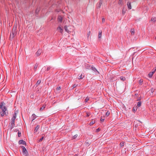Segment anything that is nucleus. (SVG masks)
I'll return each mask as SVG.
<instances>
[{"instance_id":"nucleus-17","label":"nucleus","mask_w":156,"mask_h":156,"mask_svg":"<svg viewBox=\"0 0 156 156\" xmlns=\"http://www.w3.org/2000/svg\"><path fill=\"white\" fill-rule=\"evenodd\" d=\"M126 11V9H125L124 8H123L122 10V12L123 15H124Z\"/></svg>"},{"instance_id":"nucleus-5","label":"nucleus","mask_w":156,"mask_h":156,"mask_svg":"<svg viewBox=\"0 0 156 156\" xmlns=\"http://www.w3.org/2000/svg\"><path fill=\"white\" fill-rule=\"evenodd\" d=\"M154 70L152 72H150L148 74V76L150 78H151L152 77L153 74L154 73H155V71H156V66L155 68H154Z\"/></svg>"},{"instance_id":"nucleus-54","label":"nucleus","mask_w":156,"mask_h":156,"mask_svg":"<svg viewBox=\"0 0 156 156\" xmlns=\"http://www.w3.org/2000/svg\"><path fill=\"white\" fill-rule=\"evenodd\" d=\"M44 68H44V69H46L45 67H44Z\"/></svg>"},{"instance_id":"nucleus-41","label":"nucleus","mask_w":156,"mask_h":156,"mask_svg":"<svg viewBox=\"0 0 156 156\" xmlns=\"http://www.w3.org/2000/svg\"><path fill=\"white\" fill-rule=\"evenodd\" d=\"M105 20L104 18H102V23H104L105 22Z\"/></svg>"},{"instance_id":"nucleus-29","label":"nucleus","mask_w":156,"mask_h":156,"mask_svg":"<svg viewBox=\"0 0 156 156\" xmlns=\"http://www.w3.org/2000/svg\"><path fill=\"white\" fill-rule=\"evenodd\" d=\"M64 27V29L67 32H68L69 30H68V27H67L66 26H65Z\"/></svg>"},{"instance_id":"nucleus-26","label":"nucleus","mask_w":156,"mask_h":156,"mask_svg":"<svg viewBox=\"0 0 156 156\" xmlns=\"http://www.w3.org/2000/svg\"><path fill=\"white\" fill-rule=\"evenodd\" d=\"M41 82V80H38L37 81V82L36 83V86H38L39 85V84Z\"/></svg>"},{"instance_id":"nucleus-20","label":"nucleus","mask_w":156,"mask_h":156,"mask_svg":"<svg viewBox=\"0 0 156 156\" xmlns=\"http://www.w3.org/2000/svg\"><path fill=\"white\" fill-rule=\"evenodd\" d=\"M46 105H43L42 106L40 109V111H43L45 108Z\"/></svg>"},{"instance_id":"nucleus-11","label":"nucleus","mask_w":156,"mask_h":156,"mask_svg":"<svg viewBox=\"0 0 156 156\" xmlns=\"http://www.w3.org/2000/svg\"><path fill=\"white\" fill-rule=\"evenodd\" d=\"M42 52V51L41 50L39 49L37 51V52L36 53V55L37 56H39L40 55L41 53Z\"/></svg>"},{"instance_id":"nucleus-45","label":"nucleus","mask_w":156,"mask_h":156,"mask_svg":"<svg viewBox=\"0 0 156 156\" xmlns=\"http://www.w3.org/2000/svg\"><path fill=\"white\" fill-rule=\"evenodd\" d=\"M86 144L88 146H89L90 144L88 142H86Z\"/></svg>"},{"instance_id":"nucleus-42","label":"nucleus","mask_w":156,"mask_h":156,"mask_svg":"<svg viewBox=\"0 0 156 156\" xmlns=\"http://www.w3.org/2000/svg\"><path fill=\"white\" fill-rule=\"evenodd\" d=\"M88 100H89V98H87L85 99V101L86 102H87Z\"/></svg>"},{"instance_id":"nucleus-55","label":"nucleus","mask_w":156,"mask_h":156,"mask_svg":"<svg viewBox=\"0 0 156 156\" xmlns=\"http://www.w3.org/2000/svg\"><path fill=\"white\" fill-rule=\"evenodd\" d=\"M44 68H44V69H46L45 67H44Z\"/></svg>"},{"instance_id":"nucleus-43","label":"nucleus","mask_w":156,"mask_h":156,"mask_svg":"<svg viewBox=\"0 0 156 156\" xmlns=\"http://www.w3.org/2000/svg\"><path fill=\"white\" fill-rule=\"evenodd\" d=\"M123 2H122V1H119V4H121Z\"/></svg>"},{"instance_id":"nucleus-52","label":"nucleus","mask_w":156,"mask_h":156,"mask_svg":"<svg viewBox=\"0 0 156 156\" xmlns=\"http://www.w3.org/2000/svg\"><path fill=\"white\" fill-rule=\"evenodd\" d=\"M44 68H42V70Z\"/></svg>"},{"instance_id":"nucleus-13","label":"nucleus","mask_w":156,"mask_h":156,"mask_svg":"<svg viewBox=\"0 0 156 156\" xmlns=\"http://www.w3.org/2000/svg\"><path fill=\"white\" fill-rule=\"evenodd\" d=\"M40 127V126L39 125H37L35 128V129L34 130V133H35L37 132L38 129H39Z\"/></svg>"},{"instance_id":"nucleus-15","label":"nucleus","mask_w":156,"mask_h":156,"mask_svg":"<svg viewBox=\"0 0 156 156\" xmlns=\"http://www.w3.org/2000/svg\"><path fill=\"white\" fill-rule=\"evenodd\" d=\"M102 35V31H100L98 33V38H100L101 37Z\"/></svg>"},{"instance_id":"nucleus-8","label":"nucleus","mask_w":156,"mask_h":156,"mask_svg":"<svg viewBox=\"0 0 156 156\" xmlns=\"http://www.w3.org/2000/svg\"><path fill=\"white\" fill-rule=\"evenodd\" d=\"M40 7H37L35 11V13L36 15L37 16V15L38 14V12L40 11Z\"/></svg>"},{"instance_id":"nucleus-34","label":"nucleus","mask_w":156,"mask_h":156,"mask_svg":"<svg viewBox=\"0 0 156 156\" xmlns=\"http://www.w3.org/2000/svg\"><path fill=\"white\" fill-rule=\"evenodd\" d=\"M143 82V80L142 79H140L139 81V83L141 85H142V83Z\"/></svg>"},{"instance_id":"nucleus-23","label":"nucleus","mask_w":156,"mask_h":156,"mask_svg":"<svg viewBox=\"0 0 156 156\" xmlns=\"http://www.w3.org/2000/svg\"><path fill=\"white\" fill-rule=\"evenodd\" d=\"M38 65L37 64V63H36L34 65V70H35V71L37 69V67L38 66Z\"/></svg>"},{"instance_id":"nucleus-6","label":"nucleus","mask_w":156,"mask_h":156,"mask_svg":"<svg viewBox=\"0 0 156 156\" xmlns=\"http://www.w3.org/2000/svg\"><path fill=\"white\" fill-rule=\"evenodd\" d=\"M133 2H131L129 1L127 2V5L128 9H129L130 10L132 9L131 4H132V3H133Z\"/></svg>"},{"instance_id":"nucleus-4","label":"nucleus","mask_w":156,"mask_h":156,"mask_svg":"<svg viewBox=\"0 0 156 156\" xmlns=\"http://www.w3.org/2000/svg\"><path fill=\"white\" fill-rule=\"evenodd\" d=\"M20 147L22 149V153L23 155L25 156H28V152L25 147L23 146H20Z\"/></svg>"},{"instance_id":"nucleus-48","label":"nucleus","mask_w":156,"mask_h":156,"mask_svg":"<svg viewBox=\"0 0 156 156\" xmlns=\"http://www.w3.org/2000/svg\"><path fill=\"white\" fill-rule=\"evenodd\" d=\"M76 87V85H75V84L73 86V88H74L75 87Z\"/></svg>"},{"instance_id":"nucleus-33","label":"nucleus","mask_w":156,"mask_h":156,"mask_svg":"<svg viewBox=\"0 0 156 156\" xmlns=\"http://www.w3.org/2000/svg\"><path fill=\"white\" fill-rule=\"evenodd\" d=\"M90 113H86V115L85 116V117H88L90 115Z\"/></svg>"},{"instance_id":"nucleus-22","label":"nucleus","mask_w":156,"mask_h":156,"mask_svg":"<svg viewBox=\"0 0 156 156\" xmlns=\"http://www.w3.org/2000/svg\"><path fill=\"white\" fill-rule=\"evenodd\" d=\"M120 79L121 80H122V81H124L126 80V78L125 77L123 76H121L120 77Z\"/></svg>"},{"instance_id":"nucleus-35","label":"nucleus","mask_w":156,"mask_h":156,"mask_svg":"<svg viewBox=\"0 0 156 156\" xmlns=\"http://www.w3.org/2000/svg\"><path fill=\"white\" fill-rule=\"evenodd\" d=\"M78 136V135L77 134H76L75 135H74L73 138H72V140L73 139H75Z\"/></svg>"},{"instance_id":"nucleus-40","label":"nucleus","mask_w":156,"mask_h":156,"mask_svg":"<svg viewBox=\"0 0 156 156\" xmlns=\"http://www.w3.org/2000/svg\"><path fill=\"white\" fill-rule=\"evenodd\" d=\"M43 138H44V137H42L39 140V142H41V141H42V140H43Z\"/></svg>"},{"instance_id":"nucleus-21","label":"nucleus","mask_w":156,"mask_h":156,"mask_svg":"<svg viewBox=\"0 0 156 156\" xmlns=\"http://www.w3.org/2000/svg\"><path fill=\"white\" fill-rule=\"evenodd\" d=\"M95 120H92L90 123L89 124L90 126H91L94 124L95 123Z\"/></svg>"},{"instance_id":"nucleus-7","label":"nucleus","mask_w":156,"mask_h":156,"mask_svg":"<svg viewBox=\"0 0 156 156\" xmlns=\"http://www.w3.org/2000/svg\"><path fill=\"white\" fill-rule=\"evenodd\" d=\"M58 20L60 23H62L63 20V17L60 15L58 16Z\"/></svg>"},{"instance_id":"nucleus-9","label":"nucleus","mask_w":156,"mask_h":156,"mask_svg":"<svg viewBox=\"0 0 156 156\" xmlns=\"http://www.w3.org/2000/svg\"><path fill=\"white\" fill-rule=\"evenodd\" d=\"M85 67L86 69H91V66L90 65L86 64L85 65Z\"/></svg>"},{"instance_id":"nucleus-49","label":"nucleus","mask_w":156,"mask_h":156,"mask_svg":"<svg viewBox=\"0 0 156 156\" xmlns=\"http://www.w3.org/2000/svg\"><path fill=\"white\" fill-rule=\"evenodd\" d=\"M138 94H135V96L136 97L137 96Z\"/></svg>"},{"instance_id":"nucleus-3","label":"nucleus","mask_w":156,"mask_h":156,"mask_svg":"<svg viewBox=\"0 0 156 156\" xmlns=\"http://www.w3.org/2000/svg\"><path fill=\"white\" fill-rule=\"evenodd\" d=\"M16 27H14L12 30V33L10 36V38L12 39L14 37L16 34Z\"/></svg>"},{"instance_id":"nucleus-18","label":"nucleus","mask_w":156,"mask_h":156,"mask_svg":"<svg viewBox=\"0 0 156 156\" xmlns=\"http://www.w3.org/2000/svg\"><path fill=\"white\" fill-rule=\"evenodd\" d=\"M141 102L140 101H139L138 103H137V106H136L137 108H138L140 107L141 105Z\"/></svg>"},{"instance_id":"nucleus-32","label":"nucleus","mask_w":156,"mask_h":156,"mask_svg":"<svg viewBox=\"0 0 156 156\" xmlns=\"http://www.w3.org/2000/svg\"><path fill=\"white\" fill-rule=\"evenodd\" d=\"M105 118L104 117H101L100 119V121L101 122H102L104 121Z\"/></svg>"},{"instance_id":"nucleus-31","label":"nucleus","mask_w":156,"mask_h":156,"mask_svg":"<svg viewBox=\"0 0 156 156\" xmlns=\"http://www.w3.org/2000/svg\"><path fill=\"white\" fill-rule=\"evenodd\" d=\"M151 21H153L154 22H155L156 21V18H151Z\"/></svg>"},{"instance_id":"nucleus-36","label":"nucleus","mask_w":156,"mask_h":156,"mask_svg":"<svg viewBox=\"0 0 156 156\" xmlns=\"http://www.w3.org/2000/svg\"><path fill=\"white\" fill-rule=\"evenodd\" d=\"M15 131V132H17L18 131V137H20V131H19L18 130H16V129L14 130Z\"/></svg>"},{"instance_id":"nucleus-46","label":"nucleus","mask_w":156,"mask_h":156,"mask_svg":"<svg viewBox=\"0 0 156 156\" xmlns=\"http://www.w3.org/2000/svg\"><path fill=\"white\" fill-rule=\"evenodd\" d=\"M60 10L58 9H57L55 10V11L57 12H58L60 11Z\"/></svg>"},{"instance_id":"nucleus-1","label":"nucleus","mask_w":156,"mask_h":156,"mask_svg":"<svg viewBox=\"0 0 156 156\" xmlns=\"http://www.w3.org/2000/svg\"><path fill=\"white\" fill-rule=\"evenodd\" d=\"M0 108L1 110V111L0 112V114L2 117H3L5 115H7V109L5 104L3 102H1L0 103Z\"/></svg>"},{"instance_id":"nucleus-14","label":"nucleus","mask_w":156,"mask_h":156,"mask_svg":"<svg viewBox=\"0 0 156 156\" xmlns=\"http://www.w3.org/2000/svg\"><path fill=\"white\" fill-rule=\"evenodd\" d=\"M57 30H58L61 33H62L63 31V29L60 26H59L57 28Z\"/></svg>"},{"instance_id":"nucleus-50","label":"nucleus","mask_w":156,"mask_h":156,"mask_svg":"<svg viewBox=\"0 0 156 156\" xmlns=\"http://www.w3.org/2000/svg\"><path fill=\"white\" fill-rule=\"evenodd\" d=\"M74 156H77V155L76 154H75Z\"/></svg>"},{"instance_id":"nucleus-37","label":"nucleus","mask_w":156,"mask_h":156,"mask_svg":"<svg viewBox=\"0 0 156 156\" xmlns=\"http://www.w3.org/2000/svg\"><path fill=\"white\" fill-rule=\"evenodd\" d=\"M141 99V96H140V97H138L137 99V101H140Z\"/></svg>"},{"instance_id":"nucleus-51","label":"nucleus","mask_w":156,"mask_h":156,"mask_svg":"<svg viewBox=\"0 0 156 156\" xmlns=\"http://www.w3.org/2000/svg\"><path fill=\"white\" fill-rule=\"evenodd\" d=\"M18 143L19 144H20V140L18 141Z\"/></svg>"},{"instance_id":"nucleus-12","label":"nucleus","mask_w":156,"mask_h":156,"mask_svg":"<svg viewBox=\"0 0 156 156\" xmlns=\"http://www.w3.org/2000/svg\"><path fill=\"white\" fill-rule=\"evenodd\" d=\"M20 144H23L26 146V142L23 140H20Z\"/></svg>"},{"instance_id":"nucleus-2","label":"nucleus","mask_w":156,"mask_h":156,"mask_svg":"<svg viewBox=\"0 0 156 156\" xmlns=\"http://www.w3.org/2000/svg\"><path fill=\"white\" fill-rule=\"evenodd\" d=\"M17 113L16 111L15 112L14 114L13 115V116L11 119V123L10 125V127L11 129H12L14 125L15 120L16 117Z\"/></svg>"},{"instance_id":"nucleus-27","label":"nucleus","mask_w":156,"mask_h":156,"mask_svg":"<svg viewBox=\"0 0 156 156\" xmlns=\"http://www.w3.org/2000/svg\"><path fill=\"white\" fill-rule=\"evenodd\" d=\"M137 107L136 106V107H133L132 110L134 112H135L137 110Z\"/></svg>"},{"instance_id":"nucleus-24","label":"nucleus","mask_w":156,"mask_h":156,"mask_svg":"<svg viewBox=\"0 0 156 156\" xmlns=\"http://www.w3.org/2000/svg\"><path fill=\"white\" fill-rule=\"evenodd\" d=\"M130 32L132 34H134L135 33L134 29H131Z\"/></svg>"},{"instance_id":"nucleus-39","label":"nucleus","mask_w":156,"mask_h":156,"mask_svg":"<svg viewBox=\"0 0 156 156\" xmlns=\"http://www.w3.org/2000/svg\"><path fill=\"white\" fill-rule=\"evenodd\" d=\"M51 67H50V66L48 67L47 68V71H49L51 69Z\"/></svg>"},{"instance_id":"nucleus-44","label":"nucleus","mask_w":156,"mask_h":156,"mask_svg":"<svg viewBox=\"0 0 156 156\" xmlns=\"http://www.w3.org/2000/svg\"><path fill=\"white\" fill-rule=\"evenodd\" d=\"M61 89V87H58L57 88V90H60Z\"/></svg>"},{"instance_id":"nucleus-38","label":"nucleus","mask_w":156,"mask_h":156,"mask_svg":"<svg viewBox=\"0 0 156 156\" xmlns=\"http://www.w3.org/2000/svg\"><path fill=\"white\" fill-rule=\"evenodd\" d=\"M90 31L87 34V37H88L90 34Z\"/></svg>"},{"instance_id":"nucleus-30","label":"nucleus","mask_w":156,"mask_h":156,"mask_svg":"<svg viewBox=\"0 0 156 156\" xmlns=\"http://www.w3.org/2000/svg\"><path fill=\"white\" fill-rule=\"evenodd\" d=\"M125 142H121L120 144V146L121 147H122L123 146H124V143Z\"/></svg>"},{"instance_id":"nucleus-19","label":"nucleus","mask_w":156,"mask_h":156,"mask_svg":"<svg viewBox=\"0 0 156 156\" xmlns=\"http://www.w3.org/2000/svg\"><path fill=\"white\" fill-rule=\"evenodd\" d=\"M91 69H92L93 71H94L95 72H98L97 70L96 69V68L93 66H91Z\"/></svg>"},{"instance_id":"nucleus-10","label":"nucleus","mask_w":156,"mask_h":156,"mask_svg":"<svg viewBox=\"0 0 156 156\" xmlns=\"http://www.w3.org/2000/svg\"><path fill=\"white\" fill-rule=\"evenodd\" d=\"M102 3V1H100L99 2V3H98L97 5V7L98 8H99L101 6V5Z\"/></svg>"},{"instance_id":"nucleus-16","label":"nucleus","mask_w":156,"mask_h":156,"mask_svg":"<svg viewBox=\"0 0 156 156\" xmlns=\"http://www.w3.org/2000/svg\"><path fill=\"white\" fill-rule=\"evenodd\" d=\"M31 118H32V121H33V120H34L36 118V115L34 114H33L32 116H31Z\"/></svg>"},{"instance_id":"nucleus-28","label":"nucleus","mask_w":156,"mask_h":156,"mask_svg":"<svg viewBox=\"0 0 156 156\" xmlns=\"http://www.w3.org/2000/svg\"><path fill=\"white\" fill-rule=\"evenodd\" d=\"M84 77V75H83V74H81V75L79 76V79H83Z\"/></svg>"},{"instance_id":"nucleus-47","label":"nucleus","mask_w":156,"mask_h":156,"mask_svg":"<svg viewBox=\"0 0 156 156\" xmlns=\"http://www.w3.org/2000/svg\"><path fill=\"white\" fill-rule=\"evenodd\" d=\"M100 131V129L99 128H98L96 129V132H98Z\"/></svg>"},{"instance_id":"nucleus-25","label":"nucleus","mask_w":156,"mask_h":156,"mask_svg":"<svg viewBox=\"0 0 156 156\" xmlns=\"http://www.w3.org/2000/svg\"><path fill=\"white\" fill-rule=\"evenodd\" d=\"M110 113V112L108 111L105 114V116L106 117H108Z\"/></svg>"},{"instance_id":"nucleus-53","label":"nucleus","mask_w":156,"mask_h":156,"mask_svg":"<svg viewBox=\"0 0 156 156\" xmlns=\"http://www.w3.org/2000/svg\"><path fill=\"white\" fill-rule=\"evenodd\" d=\"M44 68H44V69H46L45 67H44Z\"/></svg>"}]
</instances>
